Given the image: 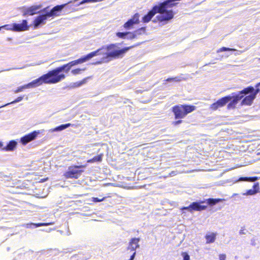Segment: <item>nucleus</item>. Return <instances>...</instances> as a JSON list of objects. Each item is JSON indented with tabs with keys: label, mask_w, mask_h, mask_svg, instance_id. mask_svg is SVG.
Returning a JSON list of instances; mask_svg holds the SVG:
<instances>
[{
	"label": "nucleus",
	"mask_w": 260,
	"mask_h": 260,
	"mask_svg": "<svg viewBox=\"0 0 260 260\" xmlns=\"http://www.w3.org/2000/svg\"><path fill=\"white\" fill-rule=\"evenodd\" d=\"M118 43H113L103 46L78 59L71 61L49 71L47 74L51 83H57L65 79L66 75L63 73H60L62 71L68 73L72 67L82 63L96 55L103 56L101 61L98 62L99 63L108 62L112 59L123 57L125 53L134 46H131L119 49L118 47Z\"/></svg>",
	"instance_id": "obj_1"
},
{
	"label": "nucleus",
	"mask_w": 260,
	"mask_h": 260,
	"mask_svg": "<svg viewBox=\"0 0 260 260\" xmlns=\"http://www.w3.org/2000/svg\"><path fill=\"white\" fill-rule=\"evenodd\" d=\"M196 107L191 105H176L172 108V111L174 115L175 119H183L186 116L194 111Z\"/></svg>",
	"instance_id": "obj_2"
},
{
	"label": "nucleus",
	"mask_w": 260,
	"mask_h": 260,
	"mask_svg": "<svg viewBox=\"0 0 260 260\" xmlns=\"http://www.w3.org/2000/svg\"><path fill=\"white\" fill-rule=\"evenodd\" d=\"M43 83L49 84H52L47 73L43 75L42 76H41L39 78L33 80L32 81L29 83L28 84L18 87L17 89H16L14 91V92L15 93H18V92L22 91L23 90H24L26 88H31V87H35L40 86V85L43 84Z\"/></svg>",
	"instance_id": "obj_3"
},
{
	"label": "nucleus",
	"mask_w": 260,
	"mask_h": 260,
	"mask_svg": "<svg viewBox=\"0 0 260 260\" xmlns=\"http://www.w3.org/2000/svg\"><path fill=\"white\" fill-rule=\"evenodd\" d=\"M254 87L250 86L240 91L238 94L232 93L233 100L228 104L227 109H234L238 102L244 98L243 94H247L249 93H252L254 91Z\"/></svg>",
	"instance_id": "obj_4"
},
{
	"label": "nucleus",
	"mask_w": 260,
	"mask_h": 260,
	"mask_svg": "<svg viewBox=\"0 0 260 260\" xmlns=\"http://www.w3.org/2000/svg\"><path fill=\"white\" fill-rule=\"evenodd\" d=\"M85 167L86 165L71 166L68 168V170L64 173L63 176L66 179H78L83 172V170L79 169Z\"/></svg>",
	"instance_id": "obj_5"
},
{
	"label": "nucleus",
	"mask_w": 260,
	"mask_h": 260,
	"mask_svg": "<svg viewBox=\"0 0 260 260\" xmlns=\"http://www.w3.org/2000/svg\"><path fill=\"white\" fill-rule=\"evenodd\" d=\"M233 100L232 96L227 95L218 100L216 102L210 105V108L212 111H215L218 108L224 106L229 101Z\"/></svg>",
	"instance_id": "obj_6"
},
{
	"label": "nucleus",
	"mask_w": 260,
	"mask_h": 260,
	"mask_svg": "<svg viewBox=\"0 0 260 260\" xmlns=\"http://www.w3.org/2000/svg\"><path fill=\"white\" fill-rule=\"evenodd\" d=\"M139 18V14L135 13L131 19H128L123 24V27L126 30L133 28L135 24H138L140 23Z\"/></svg>",
	"instance_id": "obj_7"
},
{
	"label": "nucleus",
	"mask_w": 260,
	"mask_h": 260,
	"mask_svg": "<svg viewBox=\"0 0 260 260\" xmlns=\"http://www.w3.org/2000/svg\"><path fill=\"white\" fill-rule=\"evenodd\" d=\"M140 240V239L139 238H134L131 239L127 249L133 251V254L129 260H133L134 259L136 253V250L139 247V242Z\"/></svg>",
	"instance_id": "obj_8"
},
{
	"label": "nucleus",
	"mask_w": 260,
	"mask_h": 260,
	"mask_svg": "<svg viewBox=\"0 0 260 260\" xmlns=\"http://www.w3.org/2000/svg\"><path fill=\"white\" fill-rule=\"evenodd\" d=\"M14 31H22L27 30L29 29V26L27 25L26 20H23L21 23H13L12 28H7Z\"/></svg>",
	"instance_id": "obj_9"
},
{
	"label": "nucleus",
	"mask_w": 260,
	"mask_h": 260,
	"mask_svg": "<svg viewBox=\"0 0 260 260\" xmlns=\"http://www.w3.org/2000/svg\"><path fill=\"white\" fill-rule=\"evenodd\" d=\"M40 133V132L34 131L31 133H30L27 135H25L23 137H22L20 139V142L23 145H26L28 143L31 142V141L35 140L38 135Z\"/></svg>",
	"instance_id": "obj_10"
},
{
	"label": "nucleus",
	"mask_w": 260,
	"mask_h": 260,
	"mask_svg": "<svg viewBox=\"0 0 260 260\" xmlns=\"http://www.w3.org/2000/svg\"><path fill=\"white\" fill-rule=\"evenodd\" d=\"M41 8V5H34L28 7L23 10V16L34 15L38 13V10Z\"/></svg>",
	"instance_id": "obj_11"
},
{
	"label": "nucleus",
	"mask_w": 260,
	"mask_h": 260,
	"mask_svg": "<svg viewBox=\"0 0 260 260\" xmlns=\"http://www.w3.org/2000/svg\"><path fill=\"white\" fill-rule=\"evenodd\" d=\"M49 18L47 13L38 16L34 20L33 25L35 28L38 27L41 24H44L47 19Z\"/></svg>",
	"instance_id": "obj_12"
},
{
	"label": "nucleus",
	"mask_w": 260,
	"mask_h": 260,
	"mask_svg": "<svg viewBox=\"0 0 260 260\" xmlns=\"http://www.w3.org/2000/svg\"><path fill=\"white\" fill-rule=\"evenodd\" d=\"M204 203H205V201L191 203V212L193 211H202L206 210L207 206L206 205H202V204Z\"/></svg>",
	"instance_id": "obj_13"
},
{
	"label": "nucleus",
	"mask_w": 260,
	"mask_h": 260,
	"mask_svg": "<svg viewBox=\"0 0 260 260\" xmlns=\"http://www.w3.org/2000/svg\"><path fill=\"white\" fill-rule=\"evenodd\" d=\"M67 4H62L60 5H57L54 7L50 12H46L49 17H53L56 16H58L59 12H60Z\"/></svg>",
	"instance_id": "obj_14"
},
{
	"label": "nucleus",
	"mask_w": 260,
	"mask_h": 260,
	"mask_svg": "<svg viewBox=\"0 0 260 260\" xmlns=\"http://www.w3.org/2000/svg\"><path fill=\"white\" fill-rule=\"evenodd\" d=\"M255 98L256 95L253 92V93H251L250 94L247 95L245 98H243L241 103V105L250 106L252 104L253 101L255 99Z\"/></svg>",
	"instance_id": "obj_15"
},
{
	"label": "nucleus",
	"mask_w": 260,
	"mask_h": 260,
	"mask_svg": "<svg viewBox=\"0 0 260 260\" xmlns=\"http://www.w3.org/2000/svg\"><path fill=\"white\" fill-rule=\"evenodd\" d=\"M259 183L256 182L253 185L252 189L247 190L243 194L246 196H251L255 194L258 192Z\"/></svg>",
	"instance_id": "obj_16"
},
{
	"label": "nucleus",
	"mask_w": 260,
	"mask_h": 260,
	"mask_svg": "<svg viewBox=\"0 0 260 260\" xmlns=\"http://www.w3.org/2000/svg\"><path fill=\"white\" fill-rule=\"evenodd\" d=\"M146 30V28L145 27H142L139 29H137L134 32H131V34H128L129 35V39H133L137 37L138 35H141L142 33H144Z\"/></svg>",
	"instance_id": "obj_17"
},
{
	"label": "nucleus",
	"mask_w": 260,
	"mask_h": 260,
	"mask_svg": "<svg viewBox=\"0 0 260 260\" xmlns=\"http://www.w3.org/2000/svg\"><path fill=\"white\" fill-rule=\"evenodd\" d=\"M90 78H91V77L89 76V77H87L86 78H83L82 80H81L80 81H77L76 82H74L72 84L71 87L72 88H78V87L82 86V85L86 84L87 82V80Z\"/></svg>",
	"instance_id": "obj_18"
},
{
	"label": "nucleus",
	"mask_w": 260,
	"mask_h": 260,
	"mask_svg": "<svg viewBox=\"0 0 260 260\" xmlns=\"http://www.w3.org/2000/svg\"><path fill=\"white\" fill-rule=\"evenodd\" d=\"M205 202H206L210 206H214L217 204L218 203L222 202L224 201V199H213V198H209L205 200H204Z\"/></svg>",
	"instance_id": "obj_19"
},
{
	"label": "nucleus",
	"mask_w": 260,
	"mask_h": 260,
	"mask_svg": "<svg viewBox=\"0 0 260 260\" xmlns=\"http://www.w3.org/2000/svg\"><path fill=\"white\" fill-rule=\"evenodd\" d=\"M216 233H211L207 234L205 236V239L206 240V243L209 244L213 243L216 239Z\"/></svg>",
	"instance_id": "obj_20"
},
{
	"label": "nucleus",
	"mask_w": 260,
	"mask_h": 260,
	"mask_svg": "<svg viewBox=\"0 0 260 260\" xmlns=\"http://www.w3.org/2000/svg\"><path fill=\"white\" fill-rule=\"evenodd\" d=\"M17 142L14 140L10 141L7 145L4 148L6 151H13L16 147Z\"/></svg>",
	"instance_id": "obj_21"
},
{
	"label": "nucleus",
	"mask_w": 260,
	"mask_h": 260,
	"mask_svg": "<svg viewBox=\"0 0 260 260\" xmlns=\"http://www.w3.org/2000/svg\"><path fill=\"white\" fill-rule=\"evenodd\" d=\"M103 156V154L101 153L98 154L96 156H94L93 158L88 159L87 160V162L88 163H93L94 162H100L102 160V158Z\"/></svg>",
	"instance_id": "obj_22"
},
{
	"label": "nucleus",
	"mask_w": 260,
	"mask_h": 260,
	"mask_svg": "<svg viewBox=\"0 0 260 260\" xmlns=\"http://www.w3.org/2000/svg\"><path fill=\"white\" fill-rule=\"evenodd\" d=\"M72 125V124L69 123H67V124H61L59 126H58L56 127H55L53 131L55 132V131H62L68 127H69V126H71Z\"/></svg>",
	"instance_id": "obj_23"
},
{
	"label": "nucleus",
	"mask_w": 260,
	"mask_h": 260,
	"mask_svg": "<svg viewBox=\"0 0 260 260\" xmlns=\"http://www.w3.org/2000/svg\"><path fill=\"white\" fill-rule=\"evenodd\" d=\"M128 34H131L130 31H126V32H117L116 34V35L117 37L121 38V39H124L125 38V36Z\"/></svg>",
	"instance_id": "obj_24"
},
{
	"label": "nucleus",
	"mask_w": 260,
	"mask_h": 260,
	"mask_svg": "<svg viewBox=\"0 0 260 260\" xmlns=\"http://www.w3.org/2000/svg\"><path fill=\"white\" fill-rule=\"evenodd\" d=\"M85 69H86L85 68H82V69L77 68V69L72 70L71 71V73L74 75H76L78 74H80L82 71H84L85 70Z\"/></svg>",
	"instance_id": "obj_25"
},
{
	"label": "nucleus",
	"mask_w": 260,
	"mask_h": 260,
	"mask_svg": "<svg viewBox=\"0 0 260 260\" xmlns=\"http://www.w3.org/2000/svg\"><path fill=\"white\" fill-rule=\"evenodd\" d=\"M52 224V223H51V222H49V223L40 222V223H32V224L35 225V226L36 228L39 227V226H47V225H51Z\"/></svg>",
	"instance_id": "obj_26"
},
{
	"label": "nucleus",
	"mask_w": 260,
	"mask_h": 260,
	"mask_svg": "<svg viewBox=\"0 0 260 260\" xmlns=\"http://www.w3.org/2000/svg\"><path fill=\"white\" fill-rule=\"evenodd\" d=\"M106 198L107 197H104L100 199L98 198L93 197L91 198V201L94 203L100 202L104 201Z\"/></svg>",
	"instance_id": "obj_27"
},
{
	"label": "nucleus",
	"mask_w": 260,
	"mask_h": 260,
	"mask_svg": "<svg viewBox=\"0 0 260 260\" xmlns=\"http://www.w3.org/2000/svg\"><path fill=\"white\" fill-rule=\"evenodd\" d=\"M235 50H236V49H233V48H227V47H222L219 48L217 52L226 51H235Z\"/></svg>",
	"instance_id": "obj_28"
},
{
	"label": "nucleus",
	"mask_w": 260,
	"mask_h": 260,
	"mask_svg": "<svg viewBox=\"0 0 260 260\" xmlns=\"http://www.w3.org/2000/svg\"><path fill=\"white\" fill-rule=\"evenodd\" d=\"M181 79L179 77H172V78H168V79H166V81H175V82H180L181 81Z\"/></svg>",
	"instance_id": "obj_29"
},
{
	"label": "nucleus",
	"mask_w": 260,
	"mask_h": 260,
	"mask_svg": "<svg viewBox=\"0 0 260 260\" xmlns=\"http://www.w3.org/2000/svg\"><path fill=\"white\" fill-rule=\"evenodd\" d=\"M255 87L256 88V89L254 90V92L256 95L257 93H260V82L255 85Z\"/></svg>",
	"instance_id": "obj_30"
},
{
	"label": "nucleus",
	"mask_w": 260,
	"mask_h": 260,
	"mask_svg": "<svg viewBox=\"0 0 260 260\" xmlns=\"http://www.w3.org/2000/svg\"><path fill=\"white\" fill-rule=\"evenodd\" d=\"M181 255L183 257V260H189L190 256L186 252H183L181 253Z\"/></svg>",
	"instance_id": "obj_31"
},
{
	"label": "nucleus",
	"mask_w": 260,
	"mask_h": 260,
	"mask_svg": "<svg viewBox=\"0 0 260 260\" xmlns=\"http://www.w3.org/2000/svg\"><path fill=\"white\" fill-rule=\"evenodd\" d=\"M259 177L254 176V177H248V182H254L257 180Z\"/></svg>",
	"instance_id": "obj_32"
},
{
	"label": "nucleus",
	"mask_w": 260,
	"mask_h": 260,
	"mask_svg": "<svg viewBox=\"0 0 260 260\" xmlns=\"http://www.w3.org/2000/svg\"><path fill=\"white\" fill-rule=\"evenodd\" d=\"M181 210H187L191 213V203L187 207H183L181 208Z\"/></svg>",
	"instance_id": "obj_33"
},
{
	"label": "nucleus",
	"mask_w": 260,
	"mask_h": 260,
	"mask_svg": "<svg viewBox=\"0 0 260 260\" xmlns=\"http://www.w3.org/2000/svg\"><path fill=\"white\" fill-rule=\"evenodd\" d=\"M178 119V120L174 121L172 122V124L174 126H176L182 122V120H181V119Z\"/></svg>",
	"instance_id": "obj_34"
},
{
	"label": "nucleus",
	"mask_w": 260,
	"mask_h": 260,
	"mask_svg": "<svg viewBox=\"0 0 260 260\" xmlns=\"http://www.w3.org/2000/svg\"><path fill=\"white\" fill-rule=\"evenodd\" d=\"M23 99V96H19L16 99H15L14 101L10 103V104L16 103L19 102H20Z\"/></svg>",
	"instance_id": "obj_35"
},
{
	"label": "nucleus",
	"mask_w": 260,
	"mask_h": 260,
	"mask_svg": "<svg viewBox=\"0 0 260 260\" xmlns=\"http://www.w3.org/2000/svg\"><path fill=\"white\" fill-rule=\"evenodd\" d=\"M226 256L225 254H220L219 255V260H226Z\"/></svg>",
	"instance_id": "obj_36"
},
{
	"label": "nucleus",
	"mask_w": 260,
	"mask_h": 260,
	"mask_svg": "<svg viewBox=\"0 0 260 260\" xmlns=\"http://www.w3.org/2000/svg\"><path fill=\"white\" fill-rule=\"evenodd\" d=\"M239 181H248V177H241L239 178Z\"/></svg>",
	"instance_id": "obj_37"
},
{
	"label": "nucleus",
	"mask_w": 260,
	"mask_h": 260,
	"mask_svg": "<svg viewBox=\"0 0 260 260\" xmlns=\"http://www.w3.org/2000/svg\"><path fill=\"white\" fill-rule=\"evenodd\" d=\"M240 234H244V232H243V230H240V231L239 232Z\"/></svg>",
	"instance_id": "obj_38"
},
{
	"label": "nucleus",
	"mask_w": 260,
	"mask_h": 260,
	"mask_svg": "<svg viewBox=\"0 0 260 260\" xmlns=\"http://www.w3.org/2000/svg\"><path fill=\"white\" fill-rule=\"evenodd\" d=\"M3 146V144L0 142V147H2Z\"/></svg>",
	"instance_id": "obj_39"
},
{
	"label": "nucleus",
	"mask_w": 260,
	"mask_h": 260,
	"mask_svg": "<svg viewBox=\"0 0 260 260\" xmlns=\"http://www.w3.org/2000/svg\"><path fill=\"white\" fill-rule=\"evenodd\" d=\"M46 8L44 9L42 11H45Z\"/></svg>",
	"instance_id": "obj_40"
},
{
	"label": "nucleus",
	"mask_w": 260,
	"mask_h": 260,
	"mask_svg": "<svg viewBox=\"0 0 260 260\" xmlns=\"http://www.w3.org/2000/svg\"><path fill=\"white\" fill-rule=\"evenodd\" d=\"M259 192H260V190H259Z\"/></svg>",
	"instance_id": "obj_41"
}]
</instances>
